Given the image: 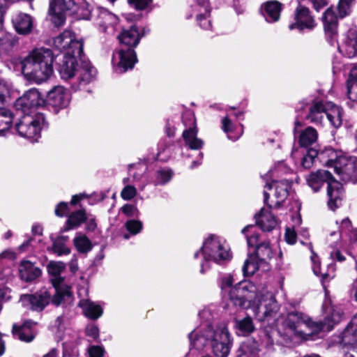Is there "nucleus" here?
I'll return each mask as SVG.
<instances>
[{
  "instance_id": "obj_1",
  "label": "nucleus",
  "mask_w": 357,
  "mask_h": 357,
  "mask_svg": "<svg viewBox=\"0 0 357 357\" xmlns=\"http://www.w3.org/2000/svg\"><path fill=\"white\" fill-rule=\"evenodd\" d=\"M232 283L230 275L222 276L219 282L222 291L228 294L234 305L247 308L257 303L255 312L259 321L268 320L277 314L279 306L272 293L267 291L259 295L250 282H240L234 287Z\"/></svg>"
},
{
  "instance_id": "obj_2",
  "label": "nucleus",
  "mask_w": 357,
  "mask_h": 357,
  "mask_svg": "<svg viewBox=\"0 0 357 357\" xmlns=\"http://www.w3.org/2000/svg\"><path fill=\"white\" fill-rule=\"evenodd\" d=\"M245 236L248 245L255 247V252L250 255L242 268L245 276L252 275L260 267H267L268 261L273 257L269 242L262 241L261 234L256 231V227L249 225L242 229Z\"/></svg>"
},
{
  "instance_id": "obj_3",
  "label": "nucleus",
  "mask_w": 357,
  "mask_h": 357,
  "mask_svg": "<svg viewBox=\"0 0 357 357\" xmlns=\"http://www.w3.org/2000/svg\"><path fill=\"white\" fill-rule=\"evenodd\" d=\"M54 55L48 48L33 50L21 62L24 77L37 84L46 81L53 73Z\"/></svg>"
},
{
  "instance_id": "obj_4",
  "label": "nucleus",
  "mask_w": 357,
  "mask_h": 357,
  "mask_svg": "<svg viewBox=\"0 0 357 357\" xmlns=\"http://www.w3.org/2000/svg\"><path fill=\"white\" fill-rule=\"evenodd\" d=\"M142 37V35H140L136 26H131L130 29L123 30L118 36L120 43L126 47L113 54L112 61L117 73H123L134 67L137 59L133 47L139 44Z\"/></svg>"
},
{
  "instance_id": "obj_5",
  "label": "nucleus",
  "mask_w": 357,
  "mask_h": 357,
  "mask_svg": "<svg viewBox=\"0 0 357 357\" xmlns=\"http://www.w3.org/2000/svg\"><path fill=\"white\" fill-rule=\"evenodd\" d=\"M199 256L203 258V261L201 263V273H204L209 268L210 261L220 264L231 259L229 248L226 242L215 235H211L206 238L200 250L194 255L195 258H198Z\"/></svg>"
},
{
  "instance_id": "obj_6",
  "label": "nucleus",
  "mask_w": 357,
  "mask_h": 357,
  "mask_svg": "<svg viewBox=\"0 0 357 357\" xmlns=\"http://www.w3.org/2000/svg\"><path fill=\"white\" fill-rule=\"evenodd\" d=\"M327 155L328 160L325 161V165L333 167L335 173L344 182H357V157L344 155H337L333 149L327 150L321 153L322 158Z\"/></svg>"
},
{
  "instance_id": "obj_7",
  "label": "nucleus",
  "mask_w": 357,
  "mask_h": 357,
  "mask_svg": "<svg viewBox=\"0 0 357 357\" xmlns=\"http://www.w3.org/2000/svg\"><path fill=\"white\" fill-rule=\"evenodd\" d=\"M285 324L296 336L304 340L317 334L323 328L321 324L312 321L307 315L300 312H289Z\"/></svg>"
},
{
  "instance_id": "obj_8",
  "label": "nucleus",
  "mask_w": 357,
  "mask_h": 357,
  "mask_svg": "<svg viewBox=\"0 0 357 357\" xmlns=\"http://www.w3.org/2000/svg\"><path fill=\"white\" fill-rule=\"evenodd\" d=\"M66 265L61 261H50L47 266V271L51 275L50 281L54 289L52 303L56 306L69 303L72 294L68 286L64 284V279L61 273L65 270Z\"/></svg>"
},
{
  "instance_id": "obj_9",
  "label": "nucleus",
  "mask_w": 357,
  "mask_h": 357,
  "mask_svg": "<svg viewBox=\"0 0 357 357\" xmlns=\"http://www.w3.org/2000/svg\"><path fill=\"white\" fill-rule=\"evenodd\" d=\"M45 125V118L43 114H26L16 123L15 130L21 137L36 142Z\"/></svg>"
},
{
  "instance_id": "obj_10",
  "label": "nucleus",
  "mask_w": 357,
  "mask_h": 357,
  "mask_svg": "<svg viewBox=\"0 0 357 357\" xmlns=\"http://www.w3.org/2000/svg\"><path fill=\"white\" fill-rule=\"evenodd\" d=\"M52 291H54L52 288H43L32 294H22L20 298V302L26 309L42 312L50 302L52 303L54 294Z\"/></svg>"
},
{
  "instance_id": "obj_11",
  "label": "nucleus",
  "mask_w": 357,
  "mask_h": 357,
  "mask_svg": "<svg viewBox=\"0 0 357 357\" xmlns=\"http://www.w3.org/2000/svg\"><path fill=\"white\" fill-rule=\"evenodd\" d=\"M54 47L61 52L60 54H75L82 55L83 42L76 40L70 31L66 30L54 38Z\"/></svg>"
},
{
  "instance_id": "obj_12",
  "label": "nucleus",
  "mask_w": 357,
  "mask_h": 357,
  "mask_svg": "<svg viewBox=\"0 0 357 357\" xmlns=\"http://www.w3.org/2000/svg\"><path fill=\"white\" fill-rule=\"evenodd\" d=\"M232 346V340L227 326L221 325L215 328L211 339V347L215 357H227Z\"/></svg>"
},
{
  "instance_id": "obj_13",
  "label": "nucleus",
  "mask_w": 357,
  "mask_h": 357,
  "mask_svg": "<svg viewBox=\"0 0 357 357\" xmlns=\"http://www.w3.org/2000/svg\"><path fill=\"white\" fill-rule=\"evenodd\" d=\"M76 78L71 83L75 91L86 90V86L93 82L97 76L96 69L86 60L80 59V63L77 69Z\"/></svg>"
},
{
  "instance_id": "obj_14",
  "label": "nucleus",
  "mask_w": 357,
  "mask_h": 357,
  "mask_svg": "<svg viewBox=\"0 0 357 357\" xmlns=\"http://www.w3.org/2000/svg\"><path fill=\"white\" fill-rule=\"evenodd\" d=\"M344 357H356L357 355V314L342 333L340 342Z\"/></svg>"
},
{
  "instance_id": "obj_15",
  "label": "nucleus",
  "mask_w": 357,
  "mask_h": 357,
  "mask_svg": "<svg viewBox=\"0 0 357 357\" xmlns=\"http://www.w3.org/2000/svg\"><path fill=\"white\" fill-rule=\"evenodd\" d=\"M45 104V100L39 91L35 88L26 91L15 102L17 110L22 111L24 114H31L32 111Z\"/></svg>"
},
{
  "instance_id": "obj_16",
  "label": "nucleus",
  "mask_w": 357,
  "mask_h": 357,
  "mask_svg": "<svg viewBox=\"0 0 357 357\" xmlns=\"http://www.w3.org/2000/svg\"><path fill=\"white\" fill-rule=\"evenodd\" d=\"M82 55H75V54H57L54 56V61L58 65V70L62 79H68L74 77L77 73V69L79 64Z\"/></svg>"
},
{
  "instance_id": "obj_17",
  "label": "nucleus",
  "mask_w": 357,
  "mask_h": 357,
  "mask_svg": "<svg viewBox=\"0 0 357 357\" xmlns=\"http://www.w3.org/2000/svg\"><path fill=\"white\" fill-rule=\"evenodd\" d=\"M74 7V0H51L49 8L51 22L56 26H62L66 20V13Z\"/></svg>"
},
{
  "instance_id": "obj_18",
  "label": "nucleus",
  "mask_w": 357,
  "mask_h": 357,
  "mask_svg": "<svg viewBox=\"0 0 357 357\" xmlns=\"http://www.w3.org/2000/svg\"><path fill=\"white\" fill-rule=\"evenodd\" d=\"M215 331L211 325L194 330L188 335L190 346L197 350L203 349L207 344H211Z\"/></svg>"
},
{
  "instance_id": "obj_19",
  "label": "nucleus",
  "mask_w": 357,
  "mask_h": 357,
  "mask_svg": "<svg viewBox=\"0 0 357 357\" xmlns=\"http://www.w3.org/2000/svg\"><path fill=\"white\" fill-rule=\"evenodd\" d=\"M70 100L68 91L61 86L54 87L48 93L47 96V105L52 107L56 112L67 107Z\"/></svg>"
},
{
  "instance_id": "obj_20",
  "label": "nucleus",
  "mask_w": 357,
  "mask_h": 357,
  "mask_svg": "<svg viewBox=\"0 0 357 357\" xmlns=\"http://www.w3.org/2000/svg\"><path fill=\"white\" fill-rule=\"evenodd\" d=\"M295 22L289 24V29L293 30L295 29L302 31L304 29H312L314 26V20L310 15L309 9L305 6L299 5L295 12Z\"/></svg>"
},
{
  "instance_id": "obj_21",
  "label": "nucleus",
  "mask_w": 357,
  "mask_h": 357,
  "mask_svg": "<svg viewBox=\"0 0 357 357\" xmlns=\"http://www.w3.org/2000/svg\"><path fill=\"white\" fill-rule=\"evenodd\" d=\"M327 195L328 197V207L335 211L341 206L344 195L342 185L333 178L328 182L327 187Z\"/></svg>"
},
{
  "instance_id": "obj_22",
  "label": "nucleus",
  "mask_w": 357,
  "mask_h": 357,
  "mask_svg": "<svg viewBox=\"0 0 357 357\" xmlns=\"http://www.w3.org/2000/svg\"><path fill=\"white\" fill-rule=\"evenodd\" d=\"M36 323L31 320L25 321L21 326L14 324L12 331L13 335L21 341L30 342L34 339L36 335Z\"/></svg>"
},
{
  "instance_id": "obj_23",
  "label": "nucleus",
  "mask_w": 357,
  "mask_h": 357,
  "mask_svg": "<svg viewBox=\"0 0 357 357\" xmlns=\"http://www.w3.org/2000/svg\"><path fill=\"white\" fill-rule=\"evenodd\" d=\"M323 23L326 34L330 38L329 42L333 45L337 35V17L332 8H329L325 11Z\"/></svg>"
},
{
  "instance_id": "obj_24",
  "label": "nucleus",
  "mask_w": 357,
  "mask_h": 357,
  "mask_svg": "<svg viewBox=\"0 0 357 357\" xmlns=\"http://www.w3.org/2000/svg\"><path fill=\"white\" fill-rule=\"evenodd\" d=\"M282 10V3L278 1H268L261 6V13L268 23L278 21Z\"/></svg>"
},
{
  "instance_id": "obj_25",
  "label": "nucleus",
  "mask_w": 357,
  "mask_h": 357,
  "mask_svg": "<svg viewBox=\"0 0 357 357\" xmlns=\"http://www.w3.org/2000/svg\"><path fill=\"white\" fill-rule=\"evenodd\" d=\"M331 173L327 170L319 169L314 172L310 173L306 178L308 185L314 192H317L321 188L324 183L331 181L333 178Z\"/></svg>"
},
{
  "instance_id": "obj_26",
  "label": "nucleus",
  "mask_w": 357,
  "mask_h": 357,
  "mask_svg": "<svg viewBox=\"0 0 357 357\" xmlns=\"http://www.w3.org/2000/svg\"><path fill=\"white\" fill-rule=\"evenodd\" d=\"M12 22L19 34H29L33 29V22L31 16L24 13H18L13 15Z\"/></svg>"
},
{
  "instance_id": "obj_27",
  "label": "nucleus",
  "mask_w": 357,
  "mask_h": 357,
  "mask_svg": "<svg viewBox=\"0 0 357 357\" xmlns=\"http://www.w3.org/2000/svg\"><path fill=\"white\" fill-rule=\"evenodd\" d=\"M328 101H315L309 109L306 118L314 123H321L328 109Z\"/></svg>"
},
{
  "instance_id": "obj_28",
  "label": "nucleus",
  "mask_w": 357,
  "mask_h": 357,
  "mask_svg": "<svg viewBox=\"0 0 357 357\" xmlns=\"http://www.w3.org/2000/svg\"><path fill=\"white\" fill-rule=\"evenodd\" d=\"M257 224L263 231H269L275 228L278 222L273 215L265 208H261L255 215Z\"/></svg>"
},
{
  "instance_id": "obj_29",
  "label": "nucleus",
  "mask_w": 357,
  "mask_h": 357,
  "mask_svg": "<svg viewBox=\"0 0 357 357\" xmlns=\"http://www.w3.org/2000/svg\"><path fill=\"white\" fill-rule=\"evenodd\" d=\"M78 305L82 309L83 314L90 319L96 320L98 319L103 312L100 305L96 304L89 299H81Z\"/></svg>"
},
{
  "instance_id": "obj_30",
  "label": "nucleus",
  "mask_w": 357,
  "mask_h": 357,
  "mask_svg": "<svg viewBox=\"0 0 357 357\" xmlns=\"http://www.w3.org/2000/svg\"><path fill=\"white\" fill-rule=\"evenodd\" d=\"M338 49L349 58L357 56V28L349 30L346 42Z\"/></svg>"
},
{
  "instance_id": "obj_31",
  "label": "nucleus",
  "mask_w": 357,
  "mask_h": 357,
  "mask_svg": "<svg viewBox=\"0 0 357 357\" xmlns=\"http://www.w3.org/2000/svg\"><path fill=\"white\" fill-rule=\"evenodd\" d=\"M20 276L22 280L31 282L40 276V269L29 261H22L19 268Z\"/></svg>"
},
{
  "instance_id": "obj_32",
  "label": "nucleus",
  "mask_w": 357,
  "mask_h": 357,
  "mask_svg": "<svg viewBox=\"0 0 357 357\" xmlns=\"http://www.w3.org/2000/svg\"><path fill=\"white\" fill-rule=\"evenodd\" d=\"M197 130L195 127L190 128L183 131V137L185 144L193 150L201 149L204 146V142L197 136Z\"/></svg>"
},
{
  "instance_id": "obj_33",
  "label": "nucleus",
  "mask_w": 357,
  "mask_h": 357,
  "mask_svg": "<svg viewBox=\"0 0 357 357\" xmlns=\"http://www.w3.org/2000/svg\"><path fill=\"white\" fill-rule=\"evenodd\" d=\"M259 349V343L251 339L243 342L237 351V357H257Z\"/></svg>"
},
{
  "instance_id": "obj_34",
  "label": "nucleus",
  "mask_w": 357,
  "mask_h": 357,
  "mask_svg": "<svg viewBox=\"0 0 357 357\" xmlns=\"http://www.w3.org/2000/svg\"><path fill=\"white\" fill-rule=\"evenodd\" d=\"M98 24L100 30L105 32L109 26H113L116 22V16L105 8H99L98 14Z\"/></svg>"
},
{
  "instance_id": "obj_35",
  "label": "nucleus",
  "mask_w": 357,
  "mask_h": 357,
  "mask_svg": "<svg viewBox=\"0 0 357 357\" xmlns=\"http://www.w3.org/2000/svg\"><path fill=\"white\" fill-rule=\"evenodd\" d=\"M328 314L324 322H317L323 326L322 330H331L334 324L339 323L342 318V312L337 308H334L331 306L328 310Z\"/></svg>"
},
{
  "instance_id": "obj_36",
  "label": "nucleus",
  "mask_w": 357,
  "mask_h": 357,
  "mask_svg": "<svg viewBox=\"0 0 357 357\" xmlns=\"http://www.w3.org/2000/svg\"><path fill=\"white\" fill-rule=\"evenodd\" d=\"M327 119L334 128H339L342 125V109L334 103H328V109L326 114Z\"/></svg>"
},
{
  "instance_id": "obj_37",
  "label": "nucleus",
  "mask_w": 357,
  "mask_h": 357,
  "mask_svg": "<svg viewBox=\"0 0 357 357\" xmlns=\"http://www.w3.org/2000/svg\"><path fill=\"white\" fill-rule=\"evenodd\" d=\"M347 95L348 98L357 102V68H353L351 70L347 82Z\"/></svg>"
},
{
  "instance_id": "obj_38",
  "label": "nucleus",
  "mask_w": 357,
  "mask_h": 357,
  "mask_svg": "<svg viewBox=\"0 0 357 357\" xmlns=\"http://www.w3.org/2000/svg\"><path fill=\"white\" fill-rule=\"evenodd\" d=\"M86 215L84 210H78L70 214L66 221V225L64 231L77 228L81 225L82 223L86 220Z\"/></svg>"
},
{
  "instance_id": "obj_39",
  "label": "nucleus",
  "mask_w": 357,
  "mask_h": 357,
  "mask_svg": "<svg viewBox=\"0 0 357 357\" xmlns=\"http://www.w3.org/2000/svg\"><path fill=\"white\" fill-rule=\"evenodd\" d=\"M318 137L317 131L312 127H307L299 135V144L301 146L307 147L316 142Z\"/></svg>"
},
{
  "instance_id": "obj_40",
  "label": "nucleus",
  "mask_w": 357,
  "mask_h": 357,
  "mask_svg": "<svg viewBox=\"0 0 357 357\" xmlns=\"http://www.w3.org/2000/svg\"><path fill=\"white\" fill-rule=\"evenodd\" d=\"M291 183L287 180H281L275 183V195L278 199L277 205L283 202L289 194V190L291 188Z\"/></svg>"
},
{
  "instance_id": "obj_41",
  "label": "nucleus",
  "mask_w": 357,
  "mask_h": 357,
  "mask_svg": "<svg viewBox=\"0 0 357 357\" xmlns=\"http://www.w3.org/2000/svg\"><path fill=\"white\" fill-rule=\"evenodd\" d=\"M68 241V236H61L58 237L53 242L52 250L58 255H68L70 252V249L66 245Z\"/></svg>"
},
{
  "instance_id": "obj_42",
  "label": "nucleus",
  "mask_w": 357,
  "mask_h": 357,
  "mask_svg": "<svg viewBox=\"0 0 357 357\" xmlns=\"http://www.w3.org/2000/svg\"><path fill=\"white\" fill-rule=\"evenodd\" d=\"M13 118L10 110L0 107V135L10 128Z\"/></svg>"
},
{
  "instance_id": "obj_43",
  "label": "nucleus",
  "mask_w": 357,
  "mask_h": 357,
  "mask_svg": "<svg viewBox=\"0 0 357 357\" xmlns=\"http://www.w3.org/2000/svg\"><path fill=\"white\" fill-rule=\"evenodd\" d=\"M73 243L74 245L79 252H88L92 248L91 241L85 235H77L74 238Z\"/></svg>"
},
{
  "instance_id": "obj_44",
  "label": "nucleus",
  "mask_w": 357,
  "mask_h": 357,
  "mask_svg": "<svg viewBox=\"0 0 357 357\" xmlns=\"http://www.w3.org/2000/svg\"><path fill=\"white\" fill-rule=\"evenodd\" d=\"M355 0H339L337 6L338 17L340 18L349 15L353 10Z\"/></svg>"
},
{
  "instance_id": "obj_45",
  "label": "nucleus",
  "mask_w": 357,
  "mask_h": 357,
  "mask_svg": "<svg viewBox=\"0 0 357 357\" xmlns=\"http://www.w3.org/2000/svg\"><path fill=\"white\" fill-rule=\"evenodd\" d=\"M174 172L169 168H163L156 172L155 185H165L171 181Z\"/></svg>"
},
{
  "instance_id": "obj_46",
  "label": "nucleus",
  "mask_w": 357,
  "mask_h": 357,
  "mask_svg": "<svg viewBox=\"0 0 357 357\" xmlns=\"http://www.w3.org/2000/svg\"><path fill=\"white\" fill-rule=\"evenodd\" d=\"M222 130L227 135L228 139L236 141L237 140L240 136L243 133V130L241 131V132L237 135H232L231 133L233 132L234 130V126L231 121V120L229 118L228 116H225L222 119Z\"/></svg>"
},
{
  "instance_id": "obj_47",
  "label": "nucleus",
  "mask_w": 357,
  "mask_h": 357,
  "mask_svg": "<svg viewBox=\"0 0 357 357\" xmlns=\"http://www.w3.org/2000/svg\"><path fill=\"white\" fill-rule=\"evenodd\" d=\"M236 326L240 331L245 334L250 333L255 329L252 320L250 317L236 321Z\"/></svg>"
},
{
  "instance_id": "obj_48",
  "label": "nucleus",
  "mask_w": 357,
  "mask_h": 357,
  "mask_svg": "<svg viewBox=\"0 0 357 357\" xmlns=\"http://www.w3.org/2000/svg\"><path fill=\"white\" fill-rule=\"evenodd\" d=\"M318 155V151L314 149H310L303 153L301 165L305 169L310 168L314 163V159Z\"/></svg>"
},
{
  "instance_id": "obj_49",
  "label": "nucleus",
  "mask_w": 357,
  "mask_h": 357,
  "mask_svg": "<svg viewBox=\"0 0 357 357\" xmlns=\"http://www.w3.org/2000/svg\"><path fill=\"white\" fill-rule=\"evenodd\" d=\"M125 226L130 234L136 235L142 231L143 225L139 220H130L126 222Z\"/></svg>"
},
{
  "instance_id": "obj_50",
  "label": "nucleus",
  "mask_w": 357,
  "mask_h": 357,
  "mask_svg": "<svg viewBox=\"0 0 357 357\" xmlns=\"http://www.w3.org/2000/svg\"><path fill=\"white\" fill-rule=\"evenodd\" d=\"M310 250L311 251V253H312V255L310 257L311 258V260L313 263V271L315 275H322L323 278H325L328 276V274L326 273H322L321 270H320V268L319 266V260H318V256L317 255V254L314 252L313 249H312V245L310 244Z\"/></svg>"
},
{
  "instance_id": "obj_51",
  "label": "nucleus",
  "mask_w": 357,
  "mask_h": 357,
  "mask_svg": "<svg viewBox=\"0 0 357 357\" xmlns=\"http://www.w3.org/2000/svg\"><path fill=\"white\" fill-rule=\"evenodd\" d=\"M210 15V11L207 13L204 12L197 15V21L199 23L201 28L204 29H209L211 26V21L208 19Z\"/></svg>"
},
{
  "instance_id": "obj_52",
  "label": "nucleus",
  "mask_w": 357,
  "mask_h": 357,
  "mask_svg": "<svg viewBox=\"0 0 357 357\" xmlns=\"http://www.w3.org/2000/svg\"><path fill=\"white\" fill-rule=\"evenodd\" d=\"M10 96V86L4 80H0V105L6 102Z\"/></svg>"
},
{
  "instance_id": "obj_53",
  "label": "nucleus",
  "mask_w": 357,
  "mask_h": 357,
  "mask_svg": "<svg viewBox=\"0 0 357 357\" xmlns=\"http://www.w3.org/2000/svg\"><path fill=\"white\" fill-rule=\"evenodd\" d=\"M136 195L137 189L135 186L130 185L125 186L121 192V196L124 200H130L135 197Z\"/></svg>"
},
{
  "instance_id": "obj_54",
  "label": "nucleus",
  "mask_w": 357,
  "mask_h": 357,
  "mask_svg": "<svg viewBox=\"0 0 357 357\" xmlns=\"http://www.w3.org/2000/svg\"><path fill=\"white\" fill-rule=\"evenodd\" d=\"M15 40L12 34L6 33L0 38V47L5 46L6 50H9L15 44Z\"/></svg>"
},
{
  "instance_id": "obj_55",
  "label": "nucleus",
  "mask_w": 357,
  "mask_h": 357,
  "mask_svg": "<svg viewBox=\"0 0 357 357\" xmlns=\"http://www.w3.org/2000/svg\"><path fill=\"white\" fill-rule=\"evenodd\" d=\"M121 211L128 217H137L139 211L136 206L126 204L121 208Z\"/></svg>"
},
{
  "instance_id": "obj_56",
  "label": "nucleus",
  "mask_w": 357,
  "mask_h": 357,
  "mask_svg": "<svg viewBox=\"0 0 357 357\" xmlns=\"http://www.w3.org/2000/svg\"><path fill=\"white\" fill-rule=\"evenodd\" d=\"M152 0H128L130 6L137 10H144L151 3Z\"/></svg>"
},
{
  "instance_id": "obj_57",
  "label": "nucleus",
  "mask_w": 357,
  "mask_h": 357,
  "mask_svg": "<svg viewBox=\"0 0 357 357\" xmlns=\"http://www.w3.org/2000/svg\"><path fill=\"white\" fill-rule=\"evenodd\" d=\"M90 357H102L104 349L99 346H91L88 349Z\"/></svg>"
},
{
  "instance_id": "obj_58",
  "label": "nucleus",
  "mask_w": 357,
  "mask_h": 357,
  "mask_svg": "<svg viewBox=\"0 0 357 357\" xmlns=\"http://www.w3.org/2000/svg\"><path fill=\"white\" fill-rule=\"evenodd\" d=\"M86 334L87 336L96 339L99 335L98 328L93 324L89 325L86 328Z\"/></svg>"
},
{
  "instance_id": "obj_59",
  "label": "nucleus",
  "mask_w": 357,
  "mask_h": 357,
  "mask_svg": "<svg viewBox=\"0 0 357 357\" xmlns=\"http://www.w3.org/2000/svg\"><path fill=\"white\" fill-rule=\"evenodd\" d=\"M68 208V204L66 202H60L55 208V214L57 216L62 217L66 214Z\"/></svg>"
},
{
  "instance_id": "obj_60",
  "label": "nucleus",
  "mask_w": 357,
  "mask_h": 357,
  "mask_svg": "<svg viewBox=\"0 0 357 357\" xmlns=\"http://www.w3.org/2000/svg\"><path fill=\"white\" fill-rule=\"evenodd\" d=\"M285 239L289 244L295 243L296 239V234L295 231L290 228H287L285 232Z\"/></svg>"
},
{
  "instance_id": "obj_61",
  "label": "nucleus",
  "mask_w": 357,
  "mask_h": 357,
  "mask_svg": "<svg viewBox=\"0 0 357 357\" xmlns=\"http://www.w3.org/2000/svg\"><path fill=\"white\" fill-rule=\"evenodd\" d=\"M351 227V222L348 218H345L342 220L341 225L340 226V233L342 235V234H347V231H350V228Z\"/></svg>"
},
{
  "instance_id": "obj_62",
  "label": "nucleus",
  "mask_w": 357,
  "mask_h": 357,
  "mask_svg": "<svg viewBox=\"0 0 357 357\" xmlns=\"http://www.w3.org/2000/svg\"><path fill=\"white\" fill-rule=\"evenodd\" d=\"M10 290L7 287H0V298L3 301L9 300Z\"/></svg>"
},
{
  "instance_id": "obj_63",
  "label": "nucleus",
  "mask_w": 357,
  "mask_h": 357,
  "mask_svg": "<svg viewBox=\"0 0 357 357\" xmlns=\"http://www.w3.org/2000/svg\"><path fill=\"white\" fill-rule=\"evenodd\" d=\"M15 257V253L10 250H6L0 253V261L3 259H13Z\"/></svg>"
},
{
  "instance_id": "obj_64",
  "label": "nucleus",
  "mask_w": 357,
  "mask_h": 357,
  "mask_svg": "<svg viewBox=\"0 0 357 357\" xmlns=\"http://www.w3.org/2000/svg\"><path fill=\"white\" fill-rule=\"evenodd\" d=\"M312 2L314 8L319 11L320 8L324 7L326 4V0H309Z\"/></svg>"
}]
</instances>
